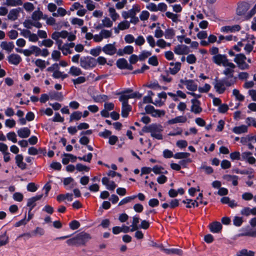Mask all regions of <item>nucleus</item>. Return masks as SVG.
Wrapping results in <instances>:
<instances>
[{
  "mask_svg": "<svg viewBox=\"0 0 256 256\" xmlns=\"http://www.w3.org/2000/svg\"><path fill=\"white\" fill-rule=\"evenodd\" d=\"M68 73L73 76H78L82 74V71L79 68L72 66L70 67Z\"/></svg>",
  "mask_w": 256,
  "mask_h": 256,
  "instance_id": "nucleus-28",
  "label": "nucleus"
},
{
  "mask_svg": "<svg viewBox=\"0 0 256 256\" xmlns=\"http://www.w3.org/2000/svg\"><path fill=\"white\" fill-rule=\"evenodd\" d=\"M13 198L16 201L20 202L24 199V196L20 192H16L14 193L13 194Z\"/></svg>",
  "mask_w": 256,
  "mask_h": 256,
  "instance_id": "nucleus-51",
  "label": "nucleus"
},
{
  "mask_svg": "<svg viewBox=\"0 0 256 256\" xmlns=\"http://www.w3.org/2000/svg\"><path fill=\"white\" fill-rule=\"evenodd\" d=\"M242 217L236 216L233 220V224L235 226L239 227L242 226Z\"/></svg>",
  "mask_w": 256,
  "mask_h": 256,
  "instance_id": "nucleus-49",
  "label": "nucleus"
},
{
  "mask_svg": "<svg viewBox=\"0 0 256 256\" xmlns=\"http://www.w3.org/2000/svg\"><path fill=\"white\" fill-rule=\"evenodd\" d=\"M78 246H85L86 243L92 238L90 235L86 232H80L76 236Z\"/></svg>",
  "mask_w": 256,
  "mask_h": 256,
  "instance_id": "nucleus-4",
  "label": "nucleus"
},
{
  "mask_svg": "<svg viewBox=\"0 0 256 256\" xmlns=\"http://www.w3.org/2000/svg\"><path fill=\"white\" fill-rule=\"evenodd\" d=\"M116 42L106 44L102 48V52L106 54L112 56L116 52V48L115 46Z\"/></svg>",
  "mask_w": 256,
  "mask_h": 256,
  "instance_id": "nucleus-7",
  "label": "nucleus"
},
{
  "mask_svg": "<svg viewBox=\"0 0 256 256\" xmlns=\"http://www.w3.org/2000/svg\"><path fill=\"white\" fill-rule=\"evenodd\" d=\"M230 158L232 160H241V154L239 152H234L230 154Z\"/></svg>",
  "mask_w": 256,
  "mask_h": 256,
  "instance_id": "nucleus-46",
  "label": "nucleus"
},
{
  "mask_svg": "<svg viewBox=\"0 0 256 256\" xmlns=\"http://www.w3.org/2000/svg\"><path fill=\"white\" fill-rule=\"evenodd\" d=\"M111 134V131L105 129L104 132H99L98 136L100 137L103 138H108L110 136Z\"/></svg>",
  "mask_w": 256,
  "mask_h": 256,
  "instance_id": "nucleus-52",
  "label": "nucleus"
},
{
  "mask_svg": "<svg viewBox=\"0 0 256 256\" xmlns=\"http://www.w3.org/2000/svg\"><path fill=\"white\" fill-rule=\"evenodd\" d=\"M102 50V48L100 46H98L96 48H92L90 50V53L94 56H99Z\"/></svg>",
  "mask_w": 256,
  "mask_h": 256,
  "instance_id": "nucleus-39",
  "label": "nucleus"
},
{
  "mask_svg": "<svg viewBox=\"0 0 256 256\" xmlns=\"http://www.w3.org/2000/svg\"><path fill=\"white\" fill-rule=\"evenodd\" d=\"M246 56L244 54L240 53L236 55V57L234 59V61L238 64H240V62H244L246 60Z\"/></svg>",
  "mask_w": 256,
  "mask_h": 256,
  "instance_id": "nucleus-29",
  "label": "nucleus"
},
{
  "mask_svg": "<svg viewBox=\"0 0 256 256\" xmlns=\"http://www.w3.org/2000/svg\"><path fill=\"white\" fill-rule=\"evenodd\" d=\"M185 85L186 86V88L192 92H194L196 90L198 86L192 80H188L185 81Z\"/></svg>",
  "mask_w": 256,
  "mask_h": 256,
  "instance_id": "nucleus-19",
  "label": "nucleus"
},
{
  "mask_svg": "<svg viewBox=\"0 0 256 256\" xmlns=\"http://www.w3.org/2000/svg\"><path fill=\"white\" fill-rule=\"evenodd\" d=\"M82 117V112L80 111L74 112L70 116V122H72L74 120H79Z\"/></svg>",
  "mask_w": 256,
  "mask_h": 256,
  "instance_id": "nucleus-25",
  "label": "nucleus"
},
{
  "mask_svg": "<svg viewBox=\"0 0 256 256\" xmlns=\"http://www.w3.org/2000/svg\"><path fill=\"white\" fill-rule=\"evenodd\" d=\"M44 230L40 227H36L34 230L32 232L34 236L38 234L40 236H43L44 234Z\"/></svg>",
  "mask_w": 256,
  "mask_h": 256,
  "instance_id": "nucleus-53",
  "label": "nucleus"
},
{
  "mask_svg": "<svg viewBox=\"0 0 256 256\" xmlns=\"http://www.w3.org/2000/svg\"><path fill=\"white\" fill-rule=\"evenodd\" d=\"M122 50L125 54H130L134 52V47L130 45L126 46L122 49Z\"/></svg>",
  "mask_w": 256,
  "mask_h": 256,
  "instance_id": "nucleus-63",
  "label": "nucleus"
},
{
  "mask_svg": "<svg viewBox=\"0 0 256 256\" xmlns=\"http://www.w3.org/2000/svg\"><path fill=\"white\" fill-rule=\"evenodd\" d=\"M127 60L124 58H120L116 61V64L117 67L120 70H125L127 64Z\"/></svg>",
  "mask_w": 256,
  "mask_h": 256,
  "instance_id": "nucleus-27",
  "label": "nucleus"
},
{
  "mask_svg": "<svg viewBox=\"0 0 256 256\" xmlns=\"http://www.w3.org/2000/svg\"><path fill=\"white\" fill-rule=\"evenodd\" d=\"M80 226V223L76 220H73L69 223L70 228L72 230H76Z\"/></svg>",
  "mask_w": 256,
  "mask_h": 256,
  "instance_id": "nucleus-42",
  "label": "nucleus"
},
{
  "mask_svg": "<svg viewBox=\"0 0 256 256\" xmlns=\"http://www.w3.org/2000/svg\"><path fill=\"white\" fill-rule=\"evenodd\" d=\"M132 108L130 104L122 105L121 115L123 118H127Z\"/></svg>",
  "mask_w": 256,
  "mask_h": 256,
  "instance_id": "nucleus-24",
  "label": "nucleus"
},
{
  "mask_svg": "<svg viewBox=\"0 0 256 256\" xmlns=\"http://www.w3.org/2000/svg\"><path fill=\"white\" fill-rule=\"evenodd\" d=\"M224 179L230 182L232 181L233 186H236L238 184V177L236 175L225 174L223 176Z\"/></svg>",
  "mask_w": 256,
  "mask_h": 256,
  "instance_id": "nucleus-20",
  "label": "nucleus"
},
{
  "mask_svg": "<svg viewBox=\"0 0 256 256\" xmlns=\"http://www.w3.org/2000/svg\"><path fill=\"white\" fill-rule=\"evenodd\" d=\"M165 114V111L164 110H157L155 109V110L154 111V113L152 114V116L154 118H160Z\"/></svg>",
  "mask_w": 256,
  "mask_h": 256,
  "instance_id": "nucleus-48",
  "label": "nucleus"
},
{
  "mask_svg": "<svg viewBox=\"0 0 256 256\" xmlns=\"http://www.w3.org/2000/svg\"><path fill=\"white\" fill-rule=\"evenodd\" d=\"M0 46L3 50L8 51V52H10L14 48L13 42H8L6 41L2 42Z\"/></svg>",
  "mask_w": 256,
  "mask_h": 256,
  "instance_id": "nucleus-18",
  "label": "nucleus"
},
{
  "mask_svg": "<svg viewBox=\"0 0 256 256\" xmlns=\"http://www.w3.org/2000/svg\"><path fill=\"white\" fill-rule=\"evenodd\" d=\"M181 63L180 62H176L174 68H170L169 70L170 74L174 75L177 74L180 70Z\"/></svg>",
  "mask_w": 256,
  "mask_h": 256,
  "instance_id": "nucleus-31",
  "label": "nucleus"
},
{
  "mask_svg": "<svg viewBox=\"0 0 256 256\" xmlns=\"http://www.w3.org/2000/svg\"><path fill=\"white\" fill-rule=\"evenodd\" d=\"M241 26L238 24H236L232 26H222L220 28L222 32H238L240 30Z\"/></svg>",
  "mask_w": 256,
  "mask_h": 256,
  "instance_id": "nucleus-14",
  "label": "nucleus"
},
{
  "mask_svg": "<svg viewBox=\"0 0 256 256\" xmlns=\"http://www.w3.org/2000/svg\"><path fill=\"white\" fill-rule=\"evenodd\" d=\"M162 130V126L156 123L152 124L148 126H145L142 130L143 132H150L151 136L159 140L163 138L162 135L160 134Z\"/></svg>",
  "mask_w": 256,
  "mask_h": 256,
  "instance_id": "nucleus-1",
  "label": "nucleus"
},
{
  "mask_svg": "<svg viewBox=\"0 0 256 256\" xmlns=\"http://www.w3.org/2000/svg\"><path fill=\"white\" fill-rule=\"evenodd\" d=\"M8 60L10 64L17 66L22 61V58L18 54H12L8 56Z\"/></svg>",
  "mask_w": 256,
  "mask_h": 256,
  "instance_id": "nucleus-13",
  "label": "nucleus"
},
{
  "mask_svg": "<svg viewBox=\"0 0 256 256\" xmlns=\"http://www.w3.org/2000/svg\"><path fill=\"white\" fill-rule=\"evenodd\" d=\"M136 198V195L128 196L124 198L122 200L118 203V206H120L122 205H124L126 204H127L129 202H130L131 200H134L135 198Z\"/></svg>",
  "mask_w": 256,
  "mask_h": 256,
  "instance_id": "nucleus-35",
  "label": "nucleus"
},
{
  "mask_svg": "<svg viewBox=\"0 0 256 256\" xmlns=\"http://www.w3.org/2000/svg\"><path fill=\"white\" fill-rule=\"evenodd\" d=\"M119 100L122 102V105L129 104L128 99L138 98V99L142 97V94L139 93L138 92H134L128 94H120Z\"/></svg>",
  "mask_w": 256,
  "mask_h": 256,
  "instance_id": "nucleus-3",
  "label": "nucleus"
},
{
  "mask_svg": "<svg viewBox=\"0 0 256 256\" xmlns=\"http://www.w3.org/2000/svg\"><path fill=\"white\" fill-rule=\"evenodd\" d=\"M208 227L210 231L212 233H219L221 232L222 228V224L217 221L210 223Z\"/></svg>",
  "mask_w": 256,
  "mask_h": 256,
  "instance_id": "nucleus-11",
  "label": "nucleus"
},
{
  "mask_svg": "<svg viewBox=\"0 0 256 256\" xmlns=\"http://www.w3.org/2000/svg\"><path fill=\"white\" fill-rule=\"evenodd\" d=\"M166 16L168 18L171 19L174 22L176 23L178 21H180V20L178 19L179 15L178 14H174L170 12H166Z\"/></svg>",
  "mask_w": 256,
  "mask_h": 256,
  "instance_id": "nucleus-30",
  "label": "nucleus"
},
{
  "mask_svg": "<svg viewBox=\"0 0 256 256\" xmlns=\"http://www.w3.org/2000/svg\"><path fill=\"white\" fill-rule=\"evenodd\" d=\"M24 8L28 12H31L34 8V4L30 2H25L24 4Z\"/></svg>",
  "mask_w": 256,
  "mask_h": 256,
  "instance_id": "nucleus-61",
  "label": "nucleus"
},
{
  "mask_svg": "<svg viewBox=\"0 0 256 256\" xmlns=\"http://www.w3.org/2000/svg\"><path fill=\"white\" fill-rule=\"evenodd\" d=\"M232 94L235 96L236 98L240 102H242L244 100V96L240 94L239 90L237 89L233 90Z\"/></svg>",
  "mask_w": 256,
  "mask_h": 256,
  "instance_id": "nucleus-37",
  "label": "nucleus"
},
{
  "mask_svg": "<svg viewBox=\"0 0 256 256\" xmlns=\"http://www.w3.org/2000/svg\"><path fill=\"white\" fill-rule=\"evenodd\" d=\"M38 190V187L34 182H30L27 185V190L30 192H35Z\"/></svg>",
  "mask_w": 256,
  "mask_h": 256,
  "instance_id": "nucleus-59",
  "label": "nucleus"
},
{
  "mask_svg": "<svg viewBox=\"0 0 256 256\" xmlns=\"http://www.w3.org/2000/svg\"><path fill=\"white\" fill-rule=\"evenodd\" d=\"M175 36V31L172 28H169L165 30L164 37L166 39H172Z\"/></svg>",
  "mask_w": 256,
  "mask_h": 256,
  "instance_id": "nucleus-33",
  "label": "nucleus"
},
{
  "mask_svg": "<svg viewBox=\"0 0 256 256\" xmlns=\"http://www.w3.org/2000/svg\"><path fill=\"white\" fill-rule=\"evenodd\" d=\"M35 64L42 70L46 68V62L42 59H37L35 62Z\"/></svg>",
  "mask_w": 256,
  "mask_h": 256,
  "instance_id": "nucleus-47",
  "label": "nucleus"
},
{
  "mask_svg": "<svg viewBox=\"0 0 256 256\" xmlns=\"http://www.w3.org/2000/svg\"><path fill=\"white\" fill-rule=\"evenodd\" d=\"M80 66L85 70L92 68L96 66V58L90 56H82L80 59Z\"/></svg>",
  "mask_w": 256,
  "mask_h": 256,
  "instance_id": "nucleus-2",
  "label": "nucleus"
},
{
  "mask_svg": "<svg viewBox=\"0 0 256 256\" xmlns=\"http://www.w3.org/2000/svg\"><path fill=\"white\" fill-rule=\"evenodd\" d=\"M61 56L60 51L54 50L52 54V58L55 61H58Z\"/></svg>",
  "mask_w": 256,
  "mask_h": 256,
  "instance_id": "nucleus-58",
  "label": "nucleus"
},
{
  "mask_svg": "<svg viewBox=\"0 0 256 256\" xmlns=\"http://www.w3.org/2000/svg\"><path fill=\"white\" fill-rule=\"evenodd\" d=\"M214 80L216 82L214 84V88L216 91L220 94H223L226 90L223 80H218V78L216 77Z\"/></svg>",
  "mask_w": 256,
  "mask_h": 256,
  "instance_id": "nucleus-10",
  "label": "nucleus"
},
{
  "mask_svg": "<svg viewBox=\"0 0 256 256\" xmlns=\"http://www.w3.org/2000/svg\"><path fill=\"white\" fill-rule=\"evenodd\" d=\"M220 166L222 169L226 170L231 167V163L227 160H224L222 161Z\"/></svg>",
  "mask_w": 256,
  "mask_h": 256,
  "instance_id": "nucleus-57",
  "label": "nucleus"
},
{
  "mask_svg": "<svg viewBox=\"0 0 256 256\" xmlns=\"http://www.w3.org/2000/svg\"><path fill=\"white\" fill-rule=\"evenodd\" d=\"M250 8V4L248 2H238L236 8V14L239 16L245 14Z\"/></svg>",
  "mask_w": 256,
  "mask_h": 256,
  "instance_id": "nucleus-5",
  "label": "nucleus"
},
{
  "mask_svg": "<svg viewBox=\"0 0 256 256\" xmlns=\"http://www.w3.org/2000/svg\"><path fill=\"white\" fill-rule=\"evenodd\" d=\"M190 156V154L186 152H179L176 153L174 158L176 159H185Z\"/></svg>",
  "mask_w": 256,
  "mask_h": 256,
  "instance_id": "nucleus-34",
  "label": "nucleus"
},
{
  "mask_svg": "<svg viewBox=\"0 0 256 256\" xmlns=\"http://www.w3.org/2000/svg\"><path fill=\"white\" fill-rule=\"evenodd\" d=\"M248 126L246 125H241L238 126H234L232 128V132L236 134H241L248 132Z\"/></svg>",
  "mask_w": 256,
  "mask_h": 256,
  "instance_id": "nucleus-23",
  "label": "nucleus"
},
{
  "mask_svg": "<svg viewBox=\"0 0 256 256\" xmlns=\"http://www.w3.org/2000/svg\"><path fill=\"white\" fill-rule=\"evenodd\" d=\"M250 152H242L241 154V161H245L250 164H253L256 162V159L252 156Z\"/></svg>",
  "mask_w": 256,
  "mask_h": 256,
  "instance_id": "nucleus-6",
  "label": "nucleus"
},
{
  "mask_svg": "<svg viewBox=\"0 0 256 256\" xmlns=\"http://www.w3.org/2000/svg\"><path fill=\"white\" fill-rule=\"evenodd\" d=\"M16 163L17 166L22 170L26 168V164L23 162L24 157L22 154H18L15 157Z\"/></svg>",
  "mask_w": 256,
  "mask_h": 256,
  "instance_id": "nucleus-15",
  "label": "nucleus"
},
{
  "mask_svg": "<svg viewBox=\"0 0 256 256\" xmlns=\"http://www.w3.org/2000/svg\"><path fill=\"white\" fill-rule=\"evenodd\" d=\"M72 81L74 84H78L84 82L86 81V78L84 76H79L76 79H72Z\"/></svg>",
  "mask_w": 256,
  "mask_h": 256,
  "instance_id": "nucleus-60",
  "label": "nucleus"
},
{
  "mask_svg": "<svg viewBox=\"0 0 256 256\" xmlns=\"http://www.w3.org/2000/svg\"><path fill=\"white\" fill-rule=\"evenodd\" d=\"M6 136L9 140H11L14 143L17 142L16 135L14 132H9L7 134Z\"/></svg>",
  "mask_w": 256,
  "mask_h": 256,
  "instance_id": "nucleus-43",
  "label": "nucleus"
},
{
  "mask_svg": "<svg viewBox=\"0 0 256 256\" xmlns=\"http://www.w3.org/2000/svg\"><path fill=\"white\" fill-rule=\"evenodd\" d=\"M52 121L54 122H62L64 121V118L62 117L58 112H56L54 116L52 118Z\"/></svg>",
  "mask_w": 256,
  "mask_h": 256,
  "instance_id": "nucleus-55",
  "label": "nucleus"
},
{
  "mask_svg": "<svg viewBox=\"0 0 256 256\" xmlns=\"http://www.w3.org/2000/svg\"><path fill=\"white\" fill-rule=\"evenodd\" d=\"M148 64L152 66H157L158 64V62L156 56H153L150 57L148 60Z\"/></svg>",
  "mask_w": 256,
  "mask_h": 256,
  "instance_id": "nucleus-44",
  "label": "nucleus"
},
{
  "mask_svg": "<svg viewBox=\"0 0 256 256\" xmlns=\"http://www.w3.org/2000/svg\"><path fill=\"white\" fill-rule=\"evenodd\" d=\"M162 250L168 254H176L182 256L183 252L180 248H162Z\"/></svg>",
  "mask_w": 256,
  "mask_h": 256,
  "instance_id": "nucleus-16",
  "label": "nucleus"
},
{
  "mask_svg": "<svg viewBox=\"0 0 256 256\" xmlns=\"http://www.w3.org/2000/svg\"><path fill=\"white\" fill-rule=\"evenodd\" d=\"M150 16V13L147 10H142L140 16V18L141 20H147Z\"/></svg>",
  "mask_w": 256,
  "mask_h": 256,
  "instance_id": "nucleus-62",
  "label": "nucleus"
},
{
  "mask_svg": "<svg viewBox=\"0 0 256 256\" xmlns=\"http://www.w3.org/2000/svg\"><path fill=\"white\" fill-rule=\"evenodd\" d=\"M144 86L147 87L148 88L152 90H162V86H160L157 80H155L154 82H150V84H146L144 85Z\"/></svg>",
  "mask_w": 256,
  "mask_h": 256,
  "instance_id": "nucleus-26",
  "label": "nucleus"
},
{
  "mask_svg": "<svg viewBox=\"0 0 256 256\" xmlns=\"http://www.w3.org/2000/svg\"><path fill=\"white\" fill-rule=\"evenodd\" d=\"M192 105L191 106L190 111L195 114H200L202 112V108L200 107V102L196 99H192L191 100Z\"/></svg>",
  "mask_w": 256,
  "mask_h": 256,
  "instance_id": "nucleus-9",
  "label": "nucleus"
},
{
  "mask_svg": "<svg viewBox=\"0 0 256 256\" xmlns=\"http://www.w3.org/2000/svg\"><path fill=\"white\" fill-rule=\"evenodd\" d=\"M118 28L120 30L128 29L130 26V22L128 20H124L118 24Z\"/></svg>",
  "mask_w": 256,
  "mask_h": 256,
  "instance_id": "nucleus-38",
  "label": "nucleus"
},
{
  "mask_svg": "<svg viewBox=\"0 0 256 256\" xmlns=\"http://www.w3.org/2000/svg\"><path fill=\"white\" fill-rule=\"evenodd\" d=\"M227 56L226 54H218L212 58V62L218 66H224V64L227 62Z\"/></svg>",
  "mask_w": 256,
  "mask_h": 256,
  "instance_id": "nucleus-8",
  "label": "nucleus"
},
{
  "mask_svg": "<svg viewBox=\"0 0 256 256\" xmlns=\"http://www.w3.org/2000/svg\"><path fill=\"white\" fill-rule=\"evenodd\" d=\"M22 11V8L20 7L11 10L8 15V18L11 20H16L18 19L20 12Z\"/></svg>",
  "mask_w": 256,
  "mask_h": 256,
  "instance_id": "nucleus-12",
  "label": "nucleus"
},
{
  "mask_svg": "<svg viewBox=\"0 0 256 256\" xmlns=\"http://www.w3.org/2000/svg\"><path fill=\"white\" fill-rule=\"evenodd\" d=\"M50 100H54L61 102L64 96L62 92H53L50 93Z\"/></svg>",
  "mask_w": 256,
  "mask_h": 256,
  "instance_id": "nucleus-22",
  "label": "nucleus"
},
{
  "mask_svg": "<svg viewBox=\"0 0 256 256\" xmlns=\"http://www.w3.org/2000/svg\"><path fill=\"white\" fill-rule=\"evenodd\" d=\"M76 170L78 171H79V172L86 171V172H88L90 170V168L88 166H84L80 163L77 164H76Z\"/></svg>",
  "mask_w": 256,
  "mask_h": 256,
  "instance_id": "nucleus-41",
  "label": "nucleus"
},
{
  "mask_svg": "<svg viewBox=\"0 0 256 256\" xmlns=\"http://www.w3.org/2000/svg\"><path fill=\"white\" fill-rule=\"evenodd\" d=\"M192 162V160L190 158H186L179 161L178 163L180 166L183 168H187L188 164Z\"/></svg>",
  "mask_w": 256,
  "mask_h": 256,
  "instance_id": "nucleus-50",
  "label": "nucleus"
},
{
  "mask_svg": "<svg viewBox=\"0 0 256 256\" xmlns=\"http://www.w3.org/2000/svg\"><path fill=\"white\" fill-rule=\"evenodd\" d=\"M254 252L252 250H248L246 249H242L240 251V256H254Z\"/></svg>",
  "mask_w": 256,
  "mask_h": 256,
  "instance_id": "nucleus-40",
  "label": "nucleus"
},
{
  "mask_svg": "<svg viewBox=\"0 0 256 256\" xmlns=\"http://www.w3.org/2000/svg\"><path fill=\"white\" fill-rule=\"evenodd\" d=\"M196 61V57L194 54H188L186 57V62L189 64H194Z\"/></svg>",
  "mask_w": 256,
  "mask_h": 256,
  "instance_id": "nucleus-56",
  "label": "nucleus"
},
{
  "mask_svg": "<svg viewBox=\"0 0 256 256\" xmlns=\"http://www.w3.org/2000/svg\"><path fill=\"white\" fill-rule=\"evenodd\" d=\"M93 98L94 101L96 102H106L109 100L108 96L105 94L97 95L96 97H94Z\"/></svg>",
  "mask_w": 256,
  "mask_h": 256,
  "instance_id": "nucleus-32",
  "label": "nucleus"
},
{
  "mask_svg": "<svg viewBox=\"0 0 256 256\" xmlns=\"http://www.w3.org/2000/svg\"><path fill=\"white\" fill-rule=\"evenodd\" d=\"M102 24L106 28H110L112 26V22L110 20V18L106 17L102 20Z\"/></svg>",
  "mask_w": 256,
  "mask_h": 256,
  "instance_id": "nucleus-54",
  "label": "nucleus"
},
{
  "mask_svg": "<svg viewBox=\"0 0 256 256\" xmlns=\"http://www.w3.org/2000/svg\"><path fill=\"white\" fill-rule=\"evenodd\" d=\"M228 110V106L226 104H221L218 108V111L220 113L224 114Z\"/></svg>",
  "mask_w": 256,
  "mask_h": 256,
  "instance_id": "nucleus-64",
  "label": "nucleus"
},
{
  "mask_svg": "<svg viewBox=\"0 0 256 256\" xmlns=\"http://www.w3.org/2000/svg\"><path fill=\"white\" fill-rule=\"evenodd\" d=\"M18 136L21 138H27L30 134V130L27 127L20 128L17 131Z\"/></svg>",
  "mask_w": 256,
  "mask_h": 256,
  "instance_id": "nucleus-17",
  "label": "nucleus"
},
{
  "mask_svg": "<svg viewBox=\"0 0 256 256\" xmlns=\"http://www.w3.org/2000/svg\"><path fill=\"white\" fill-rule=\"evenodd\" d=\"M187 120V118L184 116H178L174 118H172L168 120V123L169 124H172L176 123L185 122Z\"/></svg>",
  "mask_w": 256,
  "mask_h": 256,
  "instance_id": "nucleus-21",
  "label": "nucleus"
},
{
  "mask_svg": "<svg viewBox=\"0 0 256 256\" xmlns=\"http://www.w3.org/2000/svg\"><path fill=\"white\" fill-rule=\"evenodd\" d=\"M256 13V3L254 6L252 8L250 11L246 15L245 19L246 20H250L251 18H252Z\"/></svg>",
  "mask_w": 256,
  "mask_h": 256,
  "instance_id": "nucleus-45",
  "label": "nucleus"
},
{
  "mask_svg": "<svg viewBox=\"0 0 256 256\" xmlns=\"http://www.w3.org/2000/svg\"><path fill=\"white\" fill-rule=\"evenodd\" d=\"M42 12L40 10H37L33 12L32 18L34 20H38L42 18Z\"/></svg>",
  "mask_w": 256,
  "mask_h": 256,
  "instance_id": "nucleus-36",
  "label": "nucleus"
}]
</instances>
